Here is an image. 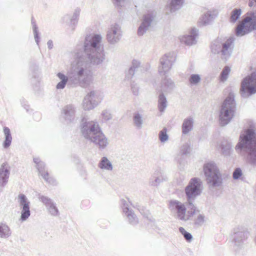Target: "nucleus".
Listing matches in <instances>:
<instances>
[{
  "label": "nucleus",
  "instance_id": "f257e3e1",
  "mask_svg": "<svg viewBox=\"0 0 256 256\" xmlns=\"http://www.w3.org/2000/svg\"><path fill=\"white\" fill-rule=\"evenodd\" d=\"M102 39L100 34L87 35L84 44L77 46L68 76L62 72L56 74L60 80L56 89H64L67 84L71 87H86L90 84L92 78L90 67L100 64L105 60L104 48L100 44Z\"/></svg>",
  "mask_w": 256,
  "mask_h": 256
},
{
  "label": "nucleus",
  "instance_id": "f03ea898",
  "mask_svg": "<svg viewBox=\"0 0 256 256\" xmlns=\"http://www.w3.org/2000/svg\"><path fill=\"white\" fill-rule=\"evenodd\" d=\"M235 149L251 166H256V128L254 124H250L240 134Z\"/></svg>",
  "mask_w": 256,
  "mask_h": 256
},
{
  "label": "nucleus",
  "instance_id": "7ed1b4c3",
  "mask_svg": "<svg viewBox=\"0 0 256 256\" xmlns=\"http://www.w3.org/2000/svg\"><path fill=\"white\" fill-rule=\"evenodd\" d=\"M234 97V94L230 92L222 103L219 115L220 124L222 126L228 124L234 116L236 110Z\"/></svg>",
  "mask_w": 256,
  "mask_h": 256
},
{
  "label": "nucleus",
  "instance_id": "20e7f679",
  "mask_svg": "<svg viewBox=\"0 0 256 256\" xmlns=\"http://www.w3.org/2000/svg\"><path fill=\"white\" fill-rule=\"evenodd\" d=\"M234 40L232 36L226 40L222 37H218L211 44V52L214 54H220L222 58L227 60L232 54Z\"/></svg>",
  "mask_w": 256,
  "mask_h": 256
},
{
  "label": "nucleus",
  "instance_id": "39448f33",
  "mask_svg": "<svg viewBox=\"0 0 256 256\" xmlns=\"http://www.w3.org/2000/svg\"><path fill=\"white\" fill-rule=\"evenodd\" d=\"M204 172L210 189L219 187L222 184V176L216 163L210 161L204 165Z\"/></svg>",
  "mask_w": 256,
  "mask_h": 256
},
{
  "label": "nucleus",
  "instance_id": "423d86ee",
  "mask_svg": "<svg viewBox=\"0 0 256 256\" xmlns=\"http://www.w3.org/2000/svg\"><path fill=\"white\" fill-rule=\"evenodd\" d=\"M248 236L249 232L244 226H238L233 229L232 238L235 251H238L244 248V242Z\"/></svg>",
  "mask_w": 256,
  "mask_h": 256
},
{
  "label": "nucleus",
  "instance_id": "0eeeda50",
  "mask_svg": "<svg viewBox=\"0 0 256 256\" xmlns=\"http://www.w3.org/2000/svg\"><path fill=\"white\" fill-rule=\"evenodd\" d=\"M240 91L243 98L248 97L256 93V70L242 80Z\"/></svg>",
  "mask_w": 256,
  "mask_h": 256
},
{
  "label": "nucleus",
  "instance_id": "6e6552de",
  "mask_svg": "<svg viewBox=\"0 0 256 256\" xmlns=\"http://www.w3.org/2000/svg\"><path fill=\"white\" fill-rule=\"evenodd\" d=\"M103 98V94L100 90H91L84 98V108L88 110L94 108L102 101Z\"/></svg>",
  "mask_w": 256,
  "mask_h": 256
},
{
  "label": "nucleus",
  "instance_id": "1a4fd4ad",
  "mask_svg": "<svg viewBox=\"0 0 256 256\" xmlns=\"http://www.w3.org/2000/svg\"><path fill=\"white\" fill-rule=\"evenodd\" d=\"M174 88V84L171 79L165 78L162 80L161 86L162 92L160 94L158 100V108L161 112H164L167 106L166 98L163 92H170Z\"/></svg>",
  "mask_w": 256,
  "mask_h": 256
},
{
  "label": "nucleus",
  "instance_id": "9d476101",
  "mask_svg": "<svg viewBox=\"0 0 256 256\" xmlns=\"http://www.w3.org/2000/svg\"><path fill=\"white\" fill-rule=\"evenodd\" d=\"M176 60V54L174 52H170L164 54L160 60L158 72L160 76H166L172 68Z\"/></svg>",
  "mask_w": 256,
  "mask_h": 256
},
{
  "label": "nucleus",
  "instance_id": "9b49d317",
  "mask_svg": "<svg viewBox=\"0 0 256 256\" xmlns=\"http://www.w3.org/2000/svg\"><path fill=\"white\" fill-rule=\"evenodd\" d=\"M100 131V128L97 122H83L81 126L82 135L85 138L90 140Z\"/></svg>",
  "mask_w": 256,
  "mask_h": 256
},
{
  "label": "nucleus",
  "instance_id": "f8f14e48",
  "mask_svg": "<svg viewBox=\"0 0 256 256\" xmlns=\"http://www.w3.org/2000/svg\"><path fill=\"white\" fill-rule=\"evenodd\" d=\"M18 200L22 209L20 220L22 222H25L30 216V202L26 195L22 194H18Z\"/></svg>",
  "mask_w": 256,
  "mask_h": 256
},
{
  "label": "nucleus",
  "instance_id": "ddd939ff",
  "mask_svg": "<svg viewBox=\"0 0 256 256\" xmlns=\"http://www.w3.org/2000/svg\"><path fill=\"white\" fill-rule=\"evenodd\" d=\"M218 12L217 10L212 8L204 12L199 18L198 25L199 26H204L212 24L218 17Z\"/></svg>",
  "mask_w": 256,
  "mask_h": 256
},
{
  "label": "nucleus",
  "instance_id": "4468645a",
  "mask_svg": "<svg viewBox=\"0 0 256 256\" xmlns=\"http://www.w3.org/2000/svg\"><path fill=\"white\" fill-rule=\"evenodd\" d=\"M76 108L72 104L64 106L60 112V118L66 124L74 122L75 120Z\"/></svg>",
  "mask_w": 256,
  "mask_h": 256
},
{
  "label": "nucleus",
  "instance_id": "2eb2a0df",
  "mask_svg": "<svg viewBox=\"0 0 256 256\" xmlns=\"http://www.w3.org/2000/svg\"><path fill=\"white\" fill-rule=\"evenodd\" d=\"M155 16L156 12L154 11L148 12L143 16L142 22L138 30V34L139 36H142L146 32Z\"/></svg>",
  "mask_w": 256,
  "mask_h": 256
},
{
  "label": "nucleus",
  "instance_id": "dca6fc26",
  "mask_svg": "<svg viewBox=\"0 0 256 256\" xmlns=\"http://www.w3.org/2000/svg\"><path fill=\"white\" fill-rule=\"evenodd\" d=\"M169 208L172 211L176 212L177 218L182 220H186L188 216H186V208L184 204L176 200H172L170 202Z\"/></svg>",
  "mask_w": 256,
  "mask_h": 256
},
{
  "label": "nucleus",
  "instance_id": "f3484780",
  "mask_svg": "<svg viewBox=\"0 0 256 256\" xmlns=\"http://www.w3.org/2000/svg\"><path fill=\"white\" fill-rule=\"evenodd\" d=\"M122 36L120 26L117 24L110 26L107 32L106 38L108 42L114 44L118 42Z\"/></svg>",
  "mask_w": 256,
  "mask_h": 256
},
{
  "label": "nucleus",
  "instance_id": "a211bd4d",
  "mask_svg": "<svg viewBox=\"0 0 256 256\" xmlns=\"http://www.w3.org/2000/svg\"><path fill=\"white\" fill-rule=\"evenodd\" d=\"M10 175V166L6 162L0 166V186L4 188L7 184Z\"/></svg>",
  "mask_w": 256,
  "mask_h": 256
},
{
  "label": "nucleus",
  "instance_id": "6ab92c4d",
  "mask_svg": "<svg viewBox=\"0 0 256 256\" xmlns=\"http://www.w3.org/2000/svg\"><path fill=\"white\" fill-rule=\"evenodd\" d=\"M90 142H92L100 150L106 148L108 144V138L102 130L92 138Z\"/></svg>",
  "mask_w": 256,
  "mask_h": 256
},
{
  "label": "nucleus",
  "instance_id": "aec40b11",
  "mask_svg": "<svg viewBox=\"0 0 256 256\" xmlns=\"http://www.w3.org/2000/svg\"><path fill=\"white\" fill-rule=\"evenodd\" d=\"M184 0H171L166 8L167 14L173 13L179 10L182 6Z\"/></svg>",
  "mask_w": 256,
  "mask_h": 256
},
{
  "label": "nucleus",
  "instance_id": "412c9836",
  "mask_svg": "<svg viewBox=\"0 0 256 256\" xmlns=\"http://www.w3.org/2000/svg\"><path fill=\"white\" fill-rule=\"evenodd\" d=\"M200 211L193 204V219L194 220V224L196 228L202 226L205 221V216L204 214L199 213Z\"/></svg>",
  "mask_w": 256,
  "mask_h": 256
},
{
  "label": "nucleus",
  "instance_id": "4be33fe9",
  "mask_svg": "<svg viewBox=\"0 0 256 256\" xmlns=\"http://www.w3.org/2000/svg\"><path fill=\"white\" fill-rule=\"evenodd\" d=\"M204 189L202 181L198 178H193V200L200 196Z\"/></svg>",
  "mask_w": 256,
  "mask_h": 256
},
{
  "label": "nucleus",
  "instance_id": "5701e85b",
  "mask_svg": "<svg viewBox=\"0 0 256 256\" xmlns=\"http://www.w3.org/2000/svg\"><path fill=\"white\" fill-rule=\"evenodd\" d=\"M12 234V231L8 225L4 222H0V238L7 239Z\"/></svg>",
  "mask_w": 256,
  "mask_h": 256
},
{
  "label": "nucleus",
  "instance_id": "b1692460",
  "mask_svg": "<svg viewBox=\"0 0 256 256\" xmlns=\"http://www.w3.org/2000/svg\"><path fill=\"white\" fill-rule=\"evenodd\" d=\"M44 168L45 164L44 162L39 163L38 165H36V168L39 174L42 176L43 178L47 182L53 184V180L49 177L48 173L47 171H45Z\"/></svg>",
  "mask_w": 256,
  "mask_h": 256
},
{
  "label": "nucleus",
  "instance_id": "393cba45",
  "mask_svg": "<svg viewBox=\"0 0 256 256\" xmlns=\"http://www.w3.org/2000/svg\"><path fill=\"white\" fill-rule=\"evenodd\" d=\"M124 212L126 214L130 224L136 225L138 224V218L132 210L125 208L124 209Z\"/></svg>",
  "mask_w": 256,
  "mask_h": 256
},
{
  "label": "nucleus",
  "instance_id": "a878e982",
  "mask_svg": "<svg viewBox=\"0 0 256 256\" xmlns=\"http://www.w3.org/2000/svg\"><path fill=\"white\" fill-rule=\"evenodd\" d=\"M140 66V62L137 60H134L132 62V66L129 68L128 72L126 73V76L127 78H131L134 75L135 72Z\"/></svg>",
  "mask_w": 256,
  "mask_h": 256
},
{
  "label": "nucleus",
  "instance_id": "bb28decb",
  "mask_svg": "<svg viewBox=\"0 0 256 256\" xmlns=\"http://www.w3.org/2000/svg\"><path fill=\"white\" fill-rule=\"evenodd\" d=\"M4 134L5 139L2 144V146L4 148H7L10 146L11 144L12 136L10 134V130L8 127H4Z\"/></svg>",
  "mask_w": 256,
  "mask_h": 256
},
{
  "label": "nucleus",
  "instance_id": "cd10ccee",
  "mask_svg": "<svg viewBox=\"0 0 256 256\" xmlns=\"http://www.w3.org/2000/svg\"><path fill=\"white\" fill-rule=\"evenodd\" d=\"M133 123L138 129H141L142 127L144 120L142 114L138 112H135L133 114Z\"/></svg>",
  "mask_w": 256,
  "mask_h": 256
},
{
  "label": "nucleus",
  "instance_id": "c85d7f7f",
  "mask_svg": "<svg viewBox=\"0 0 256 256\" xmlns=\"http://www.w3.org/2000/svg\"><path fill=\"white\" fill-rule=\"evenodd\" d=\"M80 12V9L79 8H76L72 16L70 17L69 15H66L64 16V19H70V24L72 26H74L78 22L79 16Z\"/></svg>",
  "mask_w": 256,
  "mask_h": 256
},
{
  "label": "nucleus",
  "instance_id": "c756f323",
  "mask_svg": "<svg viewBox=\"0 0 256 256\" xmlns=\"http://www.w3.org/2000/svg\"><path fill=\"white\" fill-rule=\"evenodd\" d=\"M98 167L102 170H112L113 167L110 162L106 157L104 156L98 163Z\"/></svg>",
  "mask_w": 256,
  "mask_h": 256
},
{
  "label": "nucleus",
  "instance_id": "7c9ffc66",
  "mask_svg": "<svg viewBox=\"0 0 256 256\" xmlns=\"http://www.w3.org/2000/svg\"><path fill=\"white\" fill-rule=\"evenodd\" d=\"M222 153L224 156H228L230 154L232 150V144L230 142L224 141L220 145Z\"/></svg>",
  "mask_w": 256,
  "mask_h": 256
},
{
  "label": "nucleus",
  "instance_id": "2f4dec72",
  "mask_svg": "<svg viewBox=\"0 0 256 256\" xmlns=\"http://www.w3.org/2000/svg\"><path fill=\"white\" fill-rule=\"evenodd\" d=\"M242 14V10L239 8H235L233 9L231 12L229 18V21L231 23H235L240 18Z\"/></svg>",
  "mask_w": 256,
  "mask_h": 256
},
{
  "label": "nucleus",
  "instance_id": "473e14b6",
  "mask_svg": "<svg viewBox=\"0 0 256 256\" xmlns=\"http://www.w3.org/2000/svg\"><path fill=\"white\" fill-rule=\"evenodd\" d=\"M192 118L190 117L184 120L182 124V132L183 134H187L192 129Z\"/></svg>",
  "mask_w": 256,
  "mask_h": 256
},
{
  "label": "nucleus",
  "instance_id": "72a5a7b5",
  "mask_svg": "<svg viewBox=\"0 0 256 256\" xmlns=\"http://www.w3.org/2000/svg\"><path fill=\"white\" fill-rule=\"evenodd\" d=\"M185 194L188 203L190 205L192 204V178L190 180L188 185L185 188Z\"/></svg>",
  "mask_w": 256,
  "mask_h": 256
},
{
  "label": "nucleus",
  "instance_id": "f704fd0d",
  "mask_svg": "<svg viewBox=\"0 0 256 256\" xmlns=\"http://www.w3.org/2000/svg\"><path fill=\"white\" fill-rule=\"evenodd\" d=\"M182 44L190 46L192 44V30L190 32V34L184 35L180 38Z\"/></svg>",
  "mask_w": 256,
  "mask_h": 256
},
{
  "label": "nucleus",
  "instance_id": "c9c22d12",
  "mask_svg": "<svg viewBox=\"0 0 256 256\" xmlns=\"http://www.w3.org/2000/svg\"><path fill=\"white\" fill-rule=\"evenodd\" d=\"M191 152L190 142H186L182 145L180 152L183 156L190 155Z\"/></svg>",
  "mask_w": 256,
  "mask_h": 256
},
{
  "label": "nucleus",
  "instance_id": "e433bc0d",
  "mask_svg": "<svg viewBox=\"0 0 256 256\" xmlns=\"http://www.w3.org/2000/svg\"><path fill=\"white\" fill-rule=\"evenodd\" d=\"M32 25L33 32L34 34V37L35 41L38 45L39 44L40 38L39 36V33L38 30V28L34 21L32 20Z\"/></svg>",
  "mask_w": 256,
  "mask_h": 256
},
{
  "label": "nucleus",
  "instance_id": "4c0bfd02",
  "mask_svg": "<svg viewBox=\"0 0 256 256\" xmlns=\"http://www.w3.org/2000/svg\"><path fill=\"white\" fill-rule=\"evenodd\" d=\"M230 70V68L229 66H224L220 74V79L221 81H225L228 78Z\"/></svg>",
  "mask_w": 256,
  "mask_h": 256
},
{
  "label": "nucleus",
  "instance_id": "58836bf2",
  "mask_svg": "<svg viewBox=\"0 0 256 256\" xmlns=\"http://www.w3.org/2000/svg\"><path fill=\"white\" fill-rule=\"evenodd\" d=\"M179 231L188 242H191L192 240V234L190 233L187 232L182 227L179 228Z\"/></svg>",
  "mask_w": 256,
  "mask_h": 256
},
{
  "label": "nucleus",
  "instance_id": "ea45409f",
  "mask_svg": "<svg viewBox=\"0 0 256 256\" xmlns=\"http://www.w3.org/2000/svg\"><path fill=\"white\" fill-rule=\"evenodd\" d=\"M159 139L162 142H164L168 140V136L166 134V128H163L160 131L159 134Z\"/></svg>",
  "mask_w": 256,
  "mask_h": 256
},
{
  "label": "nucleus",
  "instance_id": "a19ab883",
  "mask_svg": "<svg viewBox=\"0 0 256 256\" xmlns=\"http://www.w3.org/2000/svg\"><path fill=\"white\" fill-rule=\"evenodd\" d=\"M102 118L104 120L108 121L112 118V114L108 110H104L101 114Z\"/></svg>",
  "mask_w": 256,
  "mask_h": 256
},
{
  "label": "nucleus",
  "instance_id": "79ce46f5",
  "mask_svg": "<svg viewBox=\"0 0 256 256\" xmlns=\"http://www.w3.org/2000/svg\"><path fill=\"white\" fill-rule=\"evenodd\" d=\"M39 199L46 208L53 203V202L50 198L46 196H39Z\"/></svg>",
  "mask_w": 256,
  "mask_h": 256
},
{
  "label": "nucleus",
  "instance_id": "37998d69",
  "mask_svg": "<svg viewBox=\"0 0 256 256\" xmlns=\"http://www.w3.org/2000/svg\"><path fill=\"white\" fill-rule=\"evenodd\" d=\"M49 212L54 216H56L58 214V210L55 204L53 202L47 208Z\"/></svg>",
  "mask_w": 256,
  "mask_h": 256
},
{
  "label": "nucleus",
  "instance_id": "c03bdc74",
  "mask_svg": "<svg viewBox=\"0 0 256 256\" xmlns=\"http://www.w3.org/2000/svg\"><path fill=\"white\" fill-rule=\"evenodd\" d=\"M242 174V170L240 168H236L232 174V178L234 180H238Z\"/></svg>",
  "mask_w": 256,
  "mask_h": 256
},
{
  "label": "nucleus",
  "instance_id": "a18cd8bd",
  "mask_svg": "<svg viewBox=\"0 0 256 256\" xmlns=\"http://www.w3.org/2000/svg\"><path fill=\"white\" fill-rule=\"evenodd\" d=\"M199 35V30L198 28L193 27V45L196 44L197 43V40L198 38Z\"/></svg>",
  "mask_w": 256,
  "mask_h": 256
},
{
  "label": "nucleus",
  "instance_id": "49530a36",
  "mask_svg": "<svg viewBox=\"0 0 256 256\" xmlns=\"http://www.w3.org/2000/svg\"><path fill=\"white\" fill-rule=\"evenodd\" d=\"M131 88L134 94L137 96L138 94V87L137 84L133 82L131 84Z\"/></svg>",
  "mask_w": 256,
  "mask_h": 256
},
{
  "label": "nucleus",
  "instance_id": "de8ad7c7",
  "mask_svg": "<svg viewBox=\"0 0 256 256\" xmlns=\"http://www.w3.org/2000/svg\"><path fill=\"white\" fill-rule=\"evenodd\" d=\"M126 0H112L115 6L118 7H122L124 6Z\"/></svg>",
  "mask_w": 256,
  "mask_h": 256
},
{
  "label": "nucleus",
  "instance_id": "09e8293b",
  "mask_svg": "<svg viewBox=\"0 0 256 256\" xmlns=\"http://www.w3.org/2000/svg\"><path fill=\"white\" fill-rule=\"evenodd\" d=\"M200 76L198 74H193V85L197 84L200 80Z\"/></svg>",
  "mask_w": 256,
  "mask_h": 256
},
{
  "label": "nucleus",
  "instance_id": "8fccbe9b",
  "mask_svg": "<svg viewBox=\"0 0 256 256\" xmlns=\"http://www.w3.org/2000/svg\"><path fill=\"white\" fill-rule=\"evenodd\" d=\"M161 182V180L160 178L156 177L155 178L154 180L150 181V183L151 186H156L158 184H160Z\"/></svg>",
  "mask_w": 256,
  "mask_h": 256
},
{
  "label": "nucleus",
  "instance_id": "3c124183",
  "mask_svg": "<svg viewBox=\"0 0 256 256\" xmlns=\"http://www.w3.org/2000/svg\"><path fill=\"white\" fill-rule=\"evenodd\" d=\"M122 210H123L124 212V209L125 208H127L128 209H129L128 204L126 200H122Z\"/></svg>",
  "mask_w": 256,
  "mask_h": 256
},
{
  "label": "nucleus",
  "instance_id": "603ef678",
  "mask_svg": "<svg viewBox=\"0 0 256 256\" xmlns=\"http://www.w3.org/2000/svg\"><path fill=\"white\" fill-rule=\"evenodd\" d=\"M48 47L49 50H51L53 48V42L52 40H48L47 42Z\"/></svg>",
  "mask_w": 256,
  "mask_h": 256
},
{
  "label": "nucleus",
  "instance_id": "864d4df0",
  "mask_svg": "<svg viewBox=\"0 0 256 256\" xmlns=\"http://www.w3.org/2000/svg\"><path fill=\"white\" fill-rule=\"evenodd\" d=\"M256 4V0H250L248 2V6L252 7Z\"/></svg>",
  "mask_w": 256,
  "mask_h": 256
},
{
  "label": "nucleus",
  "instance_id": "5fc2aeb1",
  "mask_svg": "<svg viewBox=\"0 0 256 256\" xmlns=\"http://www.w3.org/2000/svg\"><path fill=\"white\" fill-rule=\"evenodd\" d=\"M34 163H36V165H38V164H39V163L43 162H41L39 158H34Z\"/></svg>",
  "mask_w": 256,
  "mask_h": 256
},
{
  "label": "nucleus",
  "instance_id": "6e6d98bb",
  "mask_svg": "<svg viewBox=\"0 0 256 256\" xmlns=\"http://www.w3.org/2000/svg\"><path fill=\"white\" fill-rule=\"evenodd\" d=\"M190 84H192V74H190L188 78Z\"/></svg>",
  "mask_w": 256,
  "mask_h": 256
},
{
  "label": "nucleus",
  "instance_id": "4d7b16f0",
  "mask_svg": "<svg viewBox=\"0 0 256 256\" xmlns=\"http://www.w3.org/2000/svg\"><path fill=\"white\" fill-rule=\"evenodd\" d=\"M28 106H24V108L26 110H28Z\"/></svg>",
  "mask_w": 256,
  "mask_h": 256
},
{
  "label": "nucleus",
  "instance_id": "13d9d810",
  "mask_svg": "<svg viewBox=\"0 0 256 256\" xmlns=\"http://www.w3.org/2000/svg\"><path fill=\"white\" fill-rule=\"evenodd\" d=\"M128 201L130 204L132 205V204L129 198H128Z\"/></svg>",
  "mask_w": 256,
  "mask_h": 256
},
{
  "label": "nucleus",
  "instance_id": "bf43d9fd",
  "mask_svg": "<svg viewBox=\"0 0 256 256\" xmlns=\"http://www.w3.org/2000/svg\"><path fill=\"white\" fill-rule=\"evenodd\" d=\"M254 242L256 245V236L255 237V238H254Z\"/></svg>",
  "mask_w": 256,
  "mask_h": 256
}]
</instances>
